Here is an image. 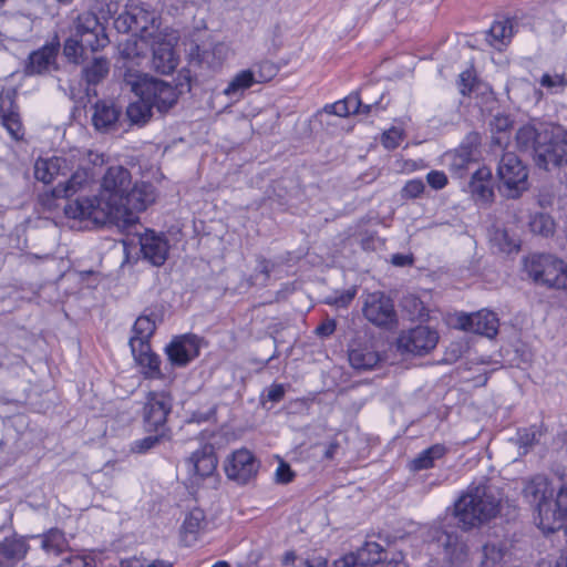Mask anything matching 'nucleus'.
Returning <instances> with one entry per match:
<instances>
[{"instance_id": "nucleus-53", "label": "nucleus", "mask_w": 567, "mask_h": 567, "mask_svg": "<svg viewBox=\"0 0 567 567\" xmlns=\"http://www.w3.org/2000/svg\"><path fill=\"white\" fill-rule=\"evenodd\" d=\"M272 268L274 264L271 261L261 258L258 260V265L252 278L256 281H259L260 285H266L269 279L270 272L272 271Z\"/></svg>"}, {"instance_id": "nucleus-30", "label": "nucleus", "mask_w": 567, "mask_h": 567, "mask_svg": "<svg viewBox=\"0 0 567 567\" xmlns=\"http://www.w3.org/2000/svg\"><path fill=\"white\" fill-rule=\"evenodd\" d=\"M470 189L476 203L489 204L494 198L489 169L481 168L476 171L470 182Z\"/></svg>"}, {"instance_id": "nucleus-59", "label": "nucleus", "mask_w": 567, "mask_h": 567, "mask_svg": "<svg viewBox=\"0 0 567 567\" xmlns=\"http://www.w3.org/2000/svg\"><path fill=\"white\" fill-rule=\"evenodd\" d=\"M512 126V121L507 115L497 114L491 121V128L496 133H505Z\"/></svg>"}, {"instance_id": "nucleus-34", "label": "nucleus", "mask_w": 567, "mask_h": 567, "mask_svg": "<svg viewBox=\"0 0 567 567\" xmlns=\"http://www.w3.org/2000/svg\"><path fill=\"white\" fill-rule=\"evenodd\" d=\"M136 96L137 100L127 105L125 116L131 125L143 126L152 118L153 107L144 96Z\"/></svg>"}, {"instance_id": "nucleus-1", "label": "nucleus", "mask_w": 567, "mask_h": 567, "mask_svg": "<svg viewBox=\"0 0 567 567\" xmlns=\"http://www.w3.org/2000/svg\"><path fill=\"white\" fill-rule=\"evenodd\" d=\"M132 176L123 166L110 167L103 176L99 196H78L65 204L66 217L91 219L99 225H115L126 215L125 197L131 189Z\"/></svg>"}, {"instance_id": "nucleus-10", "label": "nucleus", "mask_w": 567, "mask_h": 567, "mask_svg": "<svg viewBox=\"0 0 567 567\" xmlns=\"http://www.w3.org/2000/svg\"><path fill=\"white\" fill-rule=\"evenodd\" d=\"M437 341L436 330L427 326H417L402 331L396 340V347L401 353L424 355L436 347Z\"/></svg>"}, {"instance_id": "nucleus-43", "label": "nucleus", "mask_w": 567, "mask_h": 567, "mask_svg": "<svg viewBox=\"0 0 567 567\" xmlns=\"http://www.w3.org/2000/svg\"><path fill=\"white\" fill-rule=\"evenodd\" d=\"M85 50L82 43L78 38L70 34V37L65 40L63 45V54L64 56L75 64L83 63L86 58H84Z\"/></svg>"}, {"instance_id": "nucleus-33", "label": "nucleus", "mask_w": 567, "mask_h": 567, "mask_svg": "<svg viewBox=\"0 0 567 567\" xmlns=\"http://www.w3.org/2000/svg\"><path fill=\"white\" fill-rule=\"evenodd\" d=\"M40 542V547L48 554L59 556L69 549V542L59 528H51L41 535L31 536Z\"/></svg>"}, {"instance_id": "nucleus-21", "label": "nucleus", "mask_w": 567, "mask_h": 567, "mask_svg": "<svg viewBox=\"0 0 567 567\" xmlns=\"http://www.w3.org/2000/svg\"><path fill=\"white\" fill-rule=\"evenodd\" d=\"M143 257L154 266H162L168 256V241L165 236L147 231L140 237Z\"/></svg>"}, {"instance_id": "nucleus-20", "label": "nucleus", "mask_w": 567, "mask_h": 567, "mask_svg": "<svg viewBox=\"0 0 567 567\" xmlns=\"http://www.w3.org/2000/svg\"><path fill=\"white\" fill-rule=\"evenodd\" d=\"M186 464L188 472L199 478L213 475L218 464L214 446L203 445L188 457Z\"/></svg>"}, {"instance_id": "nucleus-60", "label": "nucleus", "mask_w": 567, "mask_h": 567, "mask_svg": "<svg viewBox=\"0 0 567 567\" xmlns=\"http://www.w3.org/2000/svg\"><path fill=\"white\" fill-rule=\"evenodd\" d=\"M429 185L434 189H441L447 184V177L443 172L432 171L426 175Z\"/></svg>"}, {"instance_id": "nucleus-18", "label": "nucleus", "mask_w": 567, "mask_h": 567, "mask_svg": "<svg viewBox=\"0 0 567 567\" xmlns=\"http://www.w3.org/2000/svg\"><path fill=\"white\" fill-rule=\"evenodd\" d=\"M228 47L223 42L214 44H196L190 49V63L200 68L216 70L221 66L228 55Z\"/></svg>"}, {"instance_id": "nucleus-13", "label": "nucleus", "mask_w": 567, "mask_h": 567, "mask_svg": "<svg viewBox=\"0 0 567 567\" xmlns=\"http://www.w3.org/2000/svg\"><path fill=\"white\" fill-rule=\"evenodd\" d=\"M224 470L229 480L244 485L256 477L259 462L249 450L240 449L226 458Z\"/></svg>"}, {"instance_id": "nucleus-40", "label": "nucleus", "mask_w": 567, "mask_h": 567, "mask_svg": "<svg viewBox=\"0 0 567 567\" xmlns=\"http://www.w3.org/2000/svg\"><path fill=\"white\" fill-rule=\"evenodd\" d=\"M491 243L493 246L497 247V249L502 252L511 254L513 251H517L519 248V244L517 238L512 236L504 228H494L491 233Z\"/></svg>"}, {"instance_id": "nucleus-5", "label": "nucleus", "mask_w": 567, "mask_h": 567, "mask_svg": "<svg viewBox=\"0 0 567 567\" xmlns=\"http://www.w3.org/2000/svg\"><path fill=\"white\" fill-rule=\"evenodd\" d=\"M498 190L506 198L516 199L528 189V172L519 157L504 153L497 165Z\"/></svg>"}, {"instance_id": "nucleus-42", "label": "nucleus", "mask_w": 567, "mask_h": 567, "mask_svg": "<svg viewBox=\"0 0 567 567\" xmlns=\"http://www.w3.org/2000/svg\"><path fill=\"white\" fill-rule=\"evenodd\" d=\"M513 22L508 19L494 22L488 31V34L493 41L499 44H506L513 37Z\"/></svg>"}, {"instance_id": "nucleus-39", "label": "nucleus", "mask_w": 567, "mask_h": 567, "mask_svg": "<svg viewBox=\"0 0 567 567\" xmlns=\"http://www.w3.org/2000/svg\"><path fill=\"white\" fill-rule=\"evenodd\" d=\"M255 83L257 82L250 70H243L231 79L223 93L226 96H240L245 90L249 89Z\"/></svg>"}, {"instance_id": "nucleus-29", "label": "nucleus", "mask_w": 567, "mask_h": 567, "mask_svg": "<svg viewBox=\"0 0 567 567\" xmlns=\"http://www.w3.org/2000/svg\"><path fill=\"white\" fill-rule=\"evenodd\" d=\"M110 60L104 56L87 58L83 62L81 76L87 85H97L105 80L110 73Z\"/></svg>"}, {"instance_id": "nucleus-55", "label": "nucleus", "mask_w": 567, "mask_h": 567, "mask_svg": "<svg viewBox=\"0 0 567 567\" xmlns=\"http://www.w3.org/2000/svg\"><path fill=\"white\" fill-rule=\"evenodd\" d=\"M424 183L421 179L409 181L402 188L403 198H416L424 192Z\"/></svg>"}, {"instance_id": "nucleus-9", "label": "nucleus", "mask_w": 567, "mask_h": 567, "mask_svg": "<svg viewBox=\"0 0 567 567\" xmlns=\"http://www.w3.org/2000/svg\"><path fill=\"white\" fill-rule=\"evenodd\" d=\"M537 513V525L544 533L564 528L567 523V484H563L554 502H539Z\"/></svg>"}, {"instance_id": "nucleus-8", "label": "nucleus", "mask_w": 567, "mask_h": 567, "mask_svg": "<svg viewBox=\"0 0 567 567\" xmlns=\"http://www.w3.org/2000/svg\"><path fill=\"white\" fill-rule=\"evenodd\" d=\"M548 140L536 150V166L545 171L567 164V131L551 126Z\"/></svg>"}, {"instance_id": "nucleus-6", "label": "nucleus", "mask_w": 567, "mask_h": 567, "mask_svg": "<svg viewBox=\"0 0 567 567\" xmlns=\"http://www.w3.org/2000/svg\"><path fill=\"white\" fill-rule=\"evenodd\" d=\"M114 23L120 32H132L144 41L155 39L158 29L155 12L137 4L127 7Z\"/></svg>"}, {"instance_id": "nucleus-12", "label": "nucleus", "mask_w": 567, "mask_h": 567, "mask_svg": "<svg viewBox=\"0 0 567 567\" xmlns=\"http://www.w3.org/2000/svg\"><path fill=\"white\" fill-rule=\"evenodd\" d=\"M173 408V398L166 391H151L143 409L147 431H164L167 416Z\"/></svg>"}, {"instance_id": "nucleus-61", "label": "nucleus", "mask_w": 567, "mask_h": 567, "mask_svg": "<svg viewBox=\"0 0 567 567\" xmlns=\"http://www.w3.org/2000/svg\"><path fill=\"white\" fill-rule=\"evenodd\" d=\"M357 290L354 288L343 291L340 296L329 298L328 303L337 307H347L355 297Z\"/></svg>"}, {"instance_id": "nucleus-24", "label": "nucleus", "mask_w": 567, "mask_h": 567, "mask_svg": "<svg viewBox=\"0 0 567 567\" xmlns=\"http://www.w3.org/2000/svg\"><path fill=\"white\" fill-rule=\"evenodd\" d=\"M381 545L375 542H367L357 554H347L334 564L336 567H355L357 565L377 564L381 560Z\"/></svg>"}, {"instance_id": "nucleus-45", "label": "nucleus", "mask_w": 567, "mask_h": 567, "mask_svg": "<svg viewBox=\"0 0 567 567\" xmlns=\"http://www.w3.org/2000/svg\"><path fill=\"white\" fill-rule=\"evenodd\" d=\"M166 439L164 431H158L154 435H148L143 439L136 440L131 445V451L138 454H144L157 446L163 440Z\"/></svg>"}, {"instance_id": "nucleus-27", "label": "nucleus", "mask_w": 567, "mask_h": 567, "mask_svg": "<svg viewBox=\"0 0 567 567\" xmlns=\"http://www.w3.org/2000/svg\"><path fill=\"white\" fill-rule=\"evenodd\" d=\"M135 361L142 368V372L146 378L161 379L163 373L161 372V359L151 350L150 343H140V347H135L132 350Z\"/></svg>"}, {"instance_id": "nucleus-32", "label": "nucleus", "mask_w": 567, "mask_h": 567, "mask_svg": "<svg viewBox=\"0 0 567 567\" xmlns=\"http://www.w3.org/2000/svg\"><path fill=\"white\" fill-rule=\"evenodd\" d=\"M91 178L92 174L87 168H78L64 183H59L55 186L53 194L56 197L69 198V203L72 200L70 197L84 188L90 183Z\"/></svg>"}, {"instance_id": "nucleus-35", "label": "nucleus", "mask_w": 567, "mask_h": 567, "mask_svg": "<svg viewBox=\"0 0 567 567\" xmlns=\"http://www.w3.org/2000/svg\"><path fill=\"white\" fill-rule=\"evenodd\" d=\"M156 329L155 321L148 316H140L132 329V337L130 338L131 350L140 347V343H148L150 338Z\"/></svg>"}, {"instance_id": "nucleus-28", "label": "nucleus", "mask_w": 567, "mask_h": 567, "mask_svg": "<svg viewBox=\"0 0 567 567\" xmlns=\"http://www.w3.org/2000/svg\"><path fill=\"white\" fill-rule=\"evenodd\" d=\"M380 360V353L372 343H359L349 350V362L357 370H371Z\"/></svg>"}, {"instance_id": "nucleus-23", "label": "nucleus", "mask_w": 567, "mask_h": 567, "mask_svg": "<svg viewBox=\"0 0 567 567\" xmlns=\"http://www.w3.org/2000/svg\"><path fill=\"white\" fill-rule=\"evenodd\" d=\"M157 38L158 40L153 42L152 65L155 71L162 74H169L176 69L178 59L172 43L162 40L159 37Z\"/></svg>"}, {"instance_id": "nucleus-41", "label": "nucleus", "mask_w": 567, "mask_h": 567, "mask_svg": "<svg viewBox=\"0 0 567 567\" xmlns=\"http://www.w3.org/2000/svg\"><path fill=\"white\" fill-rule=\"evenodd\" d=\"M79 41L82 43L84 50L89 49L92 52L105 48L110 42L102 24L99 31L92 30L90 33H85Z\"/></svg>"}, {"instance_id": "nucleus-62", "label": "nucleus", "mask_w": 567, "mask_h": 567, "mask_svg": "<svg viewBox=\"0 0 567 567\" xmlns=\"http://www.w3.org/2000/svg\"><path fill=\"white\" fill-rule=\"evenodd\" d=\"M58 567H94L91 559L83 556H71L63 560Z\"/></svg>"}, {"instance_id": "nucleus-37", "label": "nucleus", "mask_w": 567, "mask_h": 567, "mask_svg": "<svg viewBox=\"0 0 567 567\" xmlns=\"http://www.w3.org/2000/svg\"><path fill=\"white\" fill-rule=\"evenodd\" d=\"M101 22L96 14L93 12L80 13L72 22L70 32L73 37L81 39L85 33H90L92 30H100Z\"/></svg>"}, {"instance_id": "nucleus-51", "label": "nucleus", "mask_w": 567, "mask_h": 567, "mask_svg": "<svg viewBox=\"0 0 567 567\" xmlns=\"http://www.w3.org/2000/svg\"><path fill=\"white\" fill-rule=\"evenodd\" d=\"M216 414V405L214 403L207 404L205 408L195 410L189 416L192 423H203L210 421Z\"/></svg>"}, {"instance_id": "nucleus-7", "label": "nucleus", "mask_w": 567, "mask_h": 567, "mask_svg": "<svg viewBox=\"0 0 567 567\" xmlns=\"http://www.w3.org/2000/svg\"><path fill=\"white\" fill-rule=\"evenodd\" d=\"M430 547L442 555L443 559L452 565L461 564L467 555V546L455 530L443 526H432L427 532Z\"/></svg>"}, {"instance_id": "nucleus-64", "label": "nucleus", "mask_w": 567, "mask_h": 567, "mask_svg": "<svg viewBox=\"0 0 567 567\" xmlns=\"http://www.w3.org/2000/svg\"><path fill=\"white\" fill-rule=\"evenodd\" d=\"M336 321L329 319L317 327L316 333L320 337H329L336 331Z\"/></svg>"}, {"instance_id": "nucleus-56", "label": "nucleus", "mask_w": 567, "mask_h": 567, "mask_svg": "<svg viewBox=\"0 0 567 567\" xmlns=\"http://www.w3.org/2000/svg\"><path fill=\"white\" fill-rule=\"evenodd\" d=\"M475 76L471 70H466L460 74L457 86L463 95H467L473 91Z\"/></svg>"}, {"instance_id": "nucleus-47", "label": "nucleus", "mask_w": 567, "mask_h": 567, "mask_svg": "<svg viewBox=\"0 0 567 567\" xmlns=\"http://www.w3.org/2000/svg\"><path fill=\"white\" fill-rule=\"evenodd\" d=\"M257 83L270 81L277 74V66L270 61H264L249 69Z\"/></svg>"}, {"instance_id": "nucleus-4", "label": "nucleus", "mask_w": 567, "mask_h": 567, "mask_svg": "<svg viewBox=\"0 0 567 567\" xmlns=\"http://www.w3.org/2000/svg\"><path fill=\"white\" fill-rule=\"evenodd\" d=\"M524 268L536 284L567 289V264L553 255H532L525 258Z\"/></svg>"}, {"instance_id": "nucleus-17", "label": "nucleus", "mask_w": 567, "mask_h": 567, "mask_svg": "<svg viewBox=\"0 0 567 567\" xmlns=\"http://www.w3.org/2000/svg\"><path fill=\"white\" fill-rule=\"evenodd\" d=\"M457 324L462 330L493 338L498 332V318L488 310L461 315Z\"/></svg>"}, {"instance_id": "nucleus-46", "label": "nucleus", "mask_w": 567, "mask_h": 567, "mask_svg": "<svg viewBox=\"0 0 567 567\" xmlns=\"http://www.w3.org/2000/svg\"><path fill=\"white\" fill-rule=\"evenodd\" d=\"M206 525L205 513L200 508H193L185 517L183 528L185 533L196 534Z\"/></svg>"}, {"instance_id": "nucleus-49", "label": "nucleus", "mask_w": 567, "mask_h": 567, "mask_svg": "<svg viewBox=\"0 0 567 567\" xmlns=\"http://www.w3.org/2000/svg\"><path fill=\"white\" fill-rule=\"evenodd\" d=\"M481 143V136L476 132H471L466 135L464 142L460 146V153L463 162L470 161L473 156L474 150L477 148V146Z\"/></svg>"}, {"instance_id": "nucleus-52", "label": "nucleus", "mask_w": 567, "mask_h": 567, "mask_svg": "<svg viewBox=\"0 0 567 567\" xmlns=\"http://www.w3.org/2000/svg\"><path fill=\"white\" fill-rule=\"evenodd\" d=\"M540 439V433L536 431L534 427L525 429L518 432V443L520 447L529 449L534 444L538 443ZM525 450L524 453H526Z\"/></svg>"}, {"instance_id": "nucleus-58", "label": "nucleus", "mask_w": 567, "mask_h": 567, "mask_svg": "<svg viewBox=\"0 0 567 567\" xmlns=\"http://www.w3.org/2000/svg\"><path fill=\"white\" fill-rule=\"evenodd\" d=\"M295 477V473L292 472L290 465L284 461H281L276 470L275 478L279 484H288Z\"/></svg>"}, {"instance_id": "nucleus-15", "label": "nucleus", "mask_w": 567, "mask_h": 567, "mask_svg": "<svg viewBox=\"0 0 567 567\" xmlns=\"http://www.w3.org/2000/svg\"><path fill=\"white\" fill-rule=\"evenodd\" d=\"M122 106L112 100H99L92 106V124L101 133L116 132L122 126Z\"/></svg>"}, {"instance_id": "nucleus-19", "label": "nucleus", "mask_w": 567, "mask_h": 567, "mask_svg": "<svg viewBox=\"0 0 567 567\" xmlns=\"http://www.w3.org/2000/svg\"><path fill=\"white\" fill-rule=\"evenodd\" d=\"M30 550L28 538L13 535L0 542V567H16Z\"/></svg>"}, {"instance_id": "nucleus-22", "label": "nucleus", "mask_w": 567, "mask_h": 567, "mask_svg": "<svg viewBox=\"0 0 567 567\" xmlns=\"http://www.w3.org/2000/svg\"><path fill=\"white\" fill-rule=\"evenodd\" d=\"M70 169L66 158L59 156L38 158L34 164V176L38 181L50 184L58 176H66Z\"/></svg>"}, {"instance_id": "nucleus-26", "label": "nucleus", "mask_w": 567, "mask_h": 567, "mask_svg": "<svg viewBox=\"0 0 567 567\" xmlns=\"http://www.w3.org/2000/svg\"><path fill=\"white\" fill-rule=\"evenodd\" d=\"M550 127L537 130L532 125L522 126L516 133L517 145L522 151H532L536 163V150L548 140Z\"/></svg>"}, {"instance_id": "nucleus-2", "label": "nucleus", "mask_w": 567, "mask_h": 567, "mask_svg": "<svg viewBox=\"0 0 567 567\" xmlns=\"http://www.w3.org/2000/svg\"><path fill=\"white\" fill-rule=\"evenodd\" d=\"M499 512V499L488 485L472 483L454 504V515L470 529L492 519Z\"/></svg>"}, {"instance_id": "nucleus-25", "label": "nucleus", "mask_w": 567, "mask_h": 567, "mask_svg": "<svg viewBox=\"0 0 567 567\" xmlns=\"http://www.w3.org/2000/svg\"><path fill=\"white\" fill-rule=\"evenodd\" d=\"M59 51V43L45 44L38 51H34L29 56V62L25 66V73L29 75L42 74L50 70L54 64Z\"/></svg>"}, {"instance_id": "nucleus-31", "label": "nucleus", "mask_w": 567, "mask_h": 567, "mask_svg": "<svg viewBox=\"0 0 567 567\" xmlns=\"http://www.w3.org/2000/svg\"><path fill=\"white\" fill-rule=\"evenodd\" d=\"M511 556L506 545L488 543L482 548L478 567H507L511 561Z\"/></svg>"}, {"instance_id": "nucleus-57", "label": "nucleus", "mask_w": 567, "mask_h": 567, "mask_svg": "<svg viewBox=\"0 0 567 567\" xmlns=\"http://www.w3.org/2000/svg\"><path fill=\"white\" fill-rule=\"evenodd\" d=\"M540 85L549 90L556 87L564 89L567 86V79L563 74H544L540 79Z\"/></svg>"}, {"instance_id": "nucleus-48", "label": "nucleus", "mask_w": 567, "mask_h": 567, "mask_svg": "<svg viewBox=\"0 0 567 567\" xmlns=\"http://www.w3.org/2000/svg\"><path fill=\"white\" fill-rule=\"evenodd\" d=\"M530 229L535 234H539L543 236H549L554 231V223L549 216L544 214L535 215L530 223Z\"/></svg>"}, {"instance_id": "nucleus-50", "label": "nucleus", "mask_w": 567, "mask_h": 567, "mask_svg": "<svg viewBox=\"0 0 567 567\" xmlns=\"http://www.w3.org/2000/svg\"><path fill=\"white\" fill-rule=\"evenodd\" d=\"M2 124L14 140L20 138L21 122L18 113L9 112L1 115Z\"/></svg>"}, {"instance_id": "nucleus-3", "label": "nucleus", "mask_w": 567, "mask_h": 567, "mask_svg": "<svg viewBox=\"0 0 567 567\" xmlns=\"http://www.w3.org/2000/svg\"><path fill=\"white\" fill-rule=\"evenodd\" d=\"M123 84L135 95L144 96L153 110L156 109L161 114L167 113L178 101L176 86L132 69L125 71Z\"/></svg>"}, {"instance_id": "nucleus-38", "label": "nucleus", "mask_w": 567, "mask_h": 567, "mask_svg": "<svg viewBox=\"0 0 567 567\" xmlns=\"http://www.w3.org/2000/svg\"><path fill=\"white\" fill-rule=\"evenodd\" d=\"M524 497L530 503H536L538 505L539 502H547L548 494V482L543 476H536L532 481H529L524 489Z\"/></svg>"}, {"instance_id": "nucleus-16", "label": "nucleus", "mask_w": 567, "mask_h": 567, "mask_svg": "<svg viewBox=\"0 0 567 567\" xmlns=\"http://www.w3.org/2000/svg\"><path fill=\"white\" fill-rule=\"evenodd\" d=\"M166 354L173 367L183 368L199 354V340L194 334H184L172 340Z\"/></svg>"}, {"instance_id": "nucleus-11", "label": "nucleus", "mask_w": 567, "mask_h": 567, "mask_svg": "<svg viewBox=\"0 0 567 567\" xmlns=\"http://www.w3.org/2000/svg\"><path fill=\"white\" fill-rule=\"evenodd\" d=\"M155 188L151 183L141 182L134 185L131 184V189L126 194L124 204L127 216L120 219L115 226L123 229L133 227L137 221L135 213L145 210L148 205L155 202Z\"/></svg>"}, {"instance_id": "nucleus-14", "label": "nucleus", "mask_w": 567, "mask_h": 567, "mask_svg": "<svg viewBox=\"0 0 567 567\" xmlns=\"http://www.w3.org/2000/svg\"><path fill=\"white\" fill-rule=\"evenodd\" d=\"M362 311L364 318L377 327H389L396 317L392 300L379 291L367 296Z\"/></svg>"}, {"instance_id": "nucleus-44", "label": "nucleus", "mask_w": 567, "mask_h": 567, "mask_svg": "<svg viewBox=\"0 0 567 567\" xmlns=\"http://www.w3.org/2000/svg\"><path fill=\"white\" fill-rule=\"evenodd\" d=\"M349 113L351 114H364L369 115L374 110L380 109L379 102L363 103L358 93H352L344 99Z\"/></svg>"}, {"instance_id": "nucleus-63", "label": "nucleus", "mask_w": 567, "mask_h": 567, "mask_svg": "<svg viewBox=\"0 0 567 567\" xmlns=\"http://www.w3.org/2000/svg\"><path fill=\"white\" fill-rule=\"evenodd\" d=\"M323 111L329 114H334L338 116H349V109L347 106V103L343 100H340L333 104H328L324 106Z\"/></svg>"}, {"instance_id": "nucleus-54", "label": "nucleus", "mask_w": 567, "mask_h": 567, "mask_svg": "<svg viewBox=\"0 0 567 567\" xmlns=\"http://www.w3.org/2000/svg\"><path fill=\"white\" fill-rule=\"evenodd\" d=\"M402 137V131L396 127H392L383 133L382 144L388 150H394L400 145Z\"/></svg>"}, {"instance_id": "nucleus-36", "label": "nucleus", "mask_w": 567, "mask_h": 567, "mask_svg": "<svg viewBox=\"0 0 567 567\" xmlns=\"http://www.w3.org/2000/svg\"><path fill=\"white\" fill-rule=\"evenodd\" d=\"M446 453V447L442 444H435L421 452L410 462V470L413 472L427 470L434 466V462L440 460Z\"/></svg>"}]
</instances>
